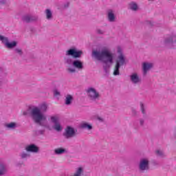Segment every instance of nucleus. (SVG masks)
Segmentation results:
<instances>
[{
	"label": "nucleus",
	"instance_id": "nucleus-1",
	"mask_svg": "<svg viewBox=\"0 0 176 176\" xmlns=\"http://www.w3.org/2000/svg\"><path fill=\"white\" fill-rule=\"evenodd\" d=\"M66 56H66L64 58L65 64H67L69 67H73L67 69L68 74H76V69L82 71L85 68L82 60L78 59L83 56V51L78 50L76 47H72L66 51ZM72 58L75 60H72Z\"/></svg>",
	"mask_w": 176,
	"mask_h": 176
},
{
	"label": "nucleus",
	"instance_id": "nucleus-2",
	"mask_svg": "<svg viewBox=\"0 0 176 176\" xmlns=\"http://www.w3.org/2000/svg\"><path fill=\"white\" fill-rule=\"evenodd\" d=\"M92 57L98 61H102L104 65H103V69L107 74H109V68H111V65L113 63V54L107 48L102 49L101 50H94L92 51Z\"/></svg>",
	"mask_w": 176,
	"mask_h": 176
},
{
	"label": "nucleus",
	"instance_id": "nucleus-3",
	"mask_svg": "<svg viewBox=\"0 0 176 176\" xmlns=\"http://www.w3.org/2000/svg\"><path fill=\"white\" fill-rule=\"evenodd\" d=\"M46 111H47V104H46V103H43L40 104L39 107H33L30 115L34 123L39 124L41 127H45V129H49V130H50L49 125L43 123V122L46 120V116H45L43 113L46 112Z\"/></svg>",
	"mask_w": 176,
	"mask_h": 176
},
{
	"label": "nucleus",
	"instance_id": "nucleus-4",
	"mask_svg": "<svg viewBox=\"0 0 176 176\" xmlns=\"http://www.w3.org/2000/svg\"><path fill=\"white\" fill-rule=\"evenodd\" d=\"M78 135V129H75V128L67 126L65 129V133H63V136L65 140H71V138H74Z\"/></svg>",
	"mask_w": 176,
	"mask_h": 176
},
{
	"label": "nucleus",
	"instance_id": "nucleus-5",
	"mask_svg": "<svg viewBox=\"0 0 176 176\" xmlns=\"http://www.w3.org/2000/svg\"><path fill=\"white\" fill-rule=\"evenodd\" d=\"M86 93L87 96L91 100V101H97V100H100V93L97 91V90L93 87H89L86 90Z\"/></svg>",
	"mask_w": 176,
	"mask_h": 176
},
{
	"label": "nucleus",
	"instance_id": "nucleus-6",
	"mask_svg": "<svg viewBox=\"0 0 176 176\" xmlns=\"http://www.w3.org/2000/svg\"><path fill=\"white\" fill-rule=\"evenodd\" d=\"M0 41H1L2 43H4L6 47H7L8 49H14V47H16V46H17V41H14L12 42H9V38L2 35H0Z\"/></svg>",
	"mask_w": 176,
	"mask_h": 176
},
{
	"label": "nucleus",
	"instance_id": "nucleus-7",
	"mask_svg": "<svg viewBox=\"0 0 176 176\" xmlns=\"http://www.w3.org/2000/svg\"><path fill=\"white\" fill-rule=\"evenodd\" d=\"M50 119L52 123L54 124V125L52 126V129H54V130H55L58 133L63 131V126H61V124H60V121H58V118L56 116H52Z\"/></svg>",
	"mask_w": 176,
	"mask_h": 176
},
{
	"label": "nucleus",
	"instance_id": "nucleus-8",
	"mask_svg": "<svg viewBox=\"0 0 176 176\" xmlns=\"http://www.w3.org/2000/svg\"><path fill=\"white\" fill-rule=\"evenodd\" d=\"M176 44V36L174 35L169 36L164 40V45L166 47H173Z\"/></svg>",
	"mask_w": 176,
	"mask_h": 176
},
{
	"label": "nucleus",
	"instance_id": "nucleus-9",
	"mask_svg": "<svg viewBox=\"0 0 176 176\" xmlns=\"http://www.w3.org/2000/svg\"><path fill=\"white\" fill-rule=\"evenodd\" d=\"M139 170L142 173L148 171L149 170V160L145 158L142 159L139 164Z\"/></svg>",
	"mask_w": 176,
	"mask_h": 176
},
{
	"label": "nucleus",
	"instance_id": "nucleus-10",
	"mask_svg": "<svg viewBox=\"0 0 176 176\" xmlns=\"http://www.w3.org/2000/svg\"><path fill=\"white\" fill-rule=\"evenodd\" d=\"M26 152H30L31 153H38L39 148L35 144H31L25 147Z\"/></svg>",
	"mask_w": 176,
	"mask_h": 176
},
{
	"label": "nucleus",
	"instance_id": "nucleus-11",
	"mask_svg": "<svg viewBox=\"0 0 176 176\" xmlns=\"http://www.w3.org/2000/svg\"><path fill=\"white\" fill-rule=\"evenodd\" d=\"M37 20L38 16H34L32 15H25L22 16V21H24V23H27L28 24L32 23L33 21H36Z\"/></svg>",
	"mask_w": 176,
	"mask_h": 176
},
{
	"label": "nucleus",
	"instance_id": "nucleus-12",
	"mask_svg": "<svg viewBox=\"0 0 176 176\" xmlns=\"http://www.w3.org/2000/svg\"><path fill=\"white\" fill-rule=\"evenodd\" d=\"M107 19L109 23H115L116 21V16H115V12L112 10H107Z\"/></svg>",
	"mask_w": 176,
	"mask_h": 176
},
{
	"label": "nucleus",
	"instance_id": "nucleus-13",
	"mask_svg": "<svg viewBox=\"0 0 176 176\" xmlns=\"http://www.w3.org/2000/svg\"><path fill=\"white\" fill-rule=\"evenodd\" d=\"M131 82H132L134 85H137L138 83H141V78L137 73H133L130 76Z\"/></svg>",
	"mask_w": 176,
	"mask_h": 176
},
{
	"label": "nucleus",
	"instance_id": "nucleus-14",
	"mask_svg": "<svg viewBox=\"0 0 176 176\" xmlns=\"http://www.w3.org/2000/svg\"><path fill=\"white\" fill-rule=\"evenodd\" d=\"M151 68H153V63H144L143 66H142V69H143V75H146L148 74V72L149 69Z\"/></svg>",
	"mask_w": 176,
	"mask_h": 176
},
{
	"label": "nucleus",
	"instance_id": "nucleus-15",
	"mask_svg": "<svg viewBox=\"0 0 176 176\" xmlns=\"http://www.w3.org/2000/svg\"><path fill=\"white\" fill-rule=\"evenodd\" d=\"M124 64H126V58H124V55H119L116 60V65H120V67H122V65H124Z\"/></svg>",
	"mask_w": 176,
	"mask_h": 176
},
{
	"label": "nucleus",
	"instance_id": "nucleus-16",
	"mask_svg": "<svg viewBox=\"0 0 176 176\" xmlns=\"http://www.w3.org/2000/svg\"><path fill=\"white\" fill-rule=\"evenodd\" d=\"M80 129L89 131L93 130V125H91V124H89L87 122H85L80 125Z\"/></svg>",
	"mask_w": 176,
	"mask_h": 176
},
{
	"label": "nucleus",
	"instance_id": "nucleus-17",
	"mask_svg": "<svg viewBox=\"0 0 176 176\" xmlns=\"http://www.w3.org/2000/svg\"><path fill=\"white\" fill-rule=\"evenodd\" d=\"M129 9L132 12H137L139 9L138 4L134 1H131L129 3Z\"/></svg>",
	"mask_w": 176,
	"mask_h": 176
},
{
	"label": "nucleus",
	"instance_id": "nucleus-18",
	"mask_svg": "<svg viewBox=\"0 0 176 176\" xmlns=\"http://www.w3.org/2000/svg\"><path fill=\"white\" fill-rule=\"evenodd\" d=\"M72 101H74V96H72V95L67 94L65 99V104L71 105V104H72Z\"/></svg>",
	"mask_w": 176,
	"mask_h": 176
},
{
	"label": "nucleus",
	"instance_id": "nucleus-19",
	"mask_svg": "<svg viewBox=\"0 0 176 176\" xmlns=\"http://www.w3.org/2000/svg\"><path fill=\"white\" fill-rule=\"evenodd\" d=\"M8 173V168H6V166L3 163L0 162V175H5Z\"/></svg>",
	"mask_w": 176,
	"mask_h": 176
},
{
	"label": "nucleus",
	"instance_id": "nucleus-20",
	"mask_svg": "<svg viewBox=\"0 0 176 176\" xmlns=\"http://www.w3.org/2000/svg\"><path fill=\"white\" fill-rule=\"evenodd\" d=\"M84 174H85V170H83V168L78 167L77 168L73 176H83Z\"/></svg>",
	"mask_w": 176,
	"mask_h": 176
},
{
	"label": "nucleus",
	"instance_id": "nucleus-21",
	"mask_svg": "<svg viewBox=\"0 0 176 176\" xmlns=\"http://www.w3.org/2000/svg\"><path fill=\"white\" fill-rule=\"evenodd\" d=\"M45 16L47 20H52L53 19V12L50 9H46L45 11Z\"/></svg>",
	"mask_w": 176,
	"mask_h": 176
},
{
	"label": "nucleus",
	"instance_id": "nucleus-22",
	"mask_svg": "<svg viewBox=\"0 0 176 176\" xmlns=\"http://www.w3.org/2000/svg\"><path fill=\"white\" fill-rule=\"evenodd\" d=\"M55 155H63V153H67V150L64 148H58L54 150Z\"/></svg>",
	"mask_w": 176,
	"mask_h": 176
},
{
	"label": "nucleus",
	"instance_id": "nucleus-23",
	"mask_svg": "<svg viewBox=\"0 0 176 176\" xmlns=\"http://www.w3.org/2000/svg\"><path fill=\"white\" fill-rule=\"evenodd\" d=\"M19 156L22 160H27V159L31 157V155L28 153H25V151L21 153Z\"/></svg>",
	"mask_w": 176,
	"mask_h": 176
},
{
	"label": "nucleus",
	"instance_id": "nucleus-24",
	"mask_svg": "<svg viewBox=\"0 0 176 176\" xmlns=\"http://www.w3.org/2000/svg\"><path fill=\"white\" fill-rule=\"evenodd\" d=\"M6 127H7V129H9L10 130H14V129H16V127H17V124L16 122H10L6 124Z\"/></svg>",
	"mask_w": 176,
	"mask_h": 176
},
{
	"label": "nucleus",
	"instance_id": "nucleus-25",
	"mask_svg": "<svg viewBox=\"0 0 176 176\" xmlns=\"http://www.w3.org/2000/svg\"><path fill=\"white\" fill-rule=\"evenodd\" d=\"M120 66L119 65H116L115 66V69L113 73V75H114V76H118V75H120Z\"/></svg>",
	"mask_w": 176,
	"mask_h": 176
},
{
	"label": "nucleus",
	"instance_id": "nucleus-26",
	"mask_svg": "<svg viewBox=\"0 0 176 176\" xmlns=\"http://www.w3.org/2000/svg\"><path fill=\"white\" fill-rule=\"evenodd\" d=\"M140 110L142 113L144 115L143 117L145 118L146 116V112L145 111V106L142 102H140Z\"/></svg>",
	"mask_w": 176,
	"mask_h": 176
},
{
	"label": "nucleus",
	"instance_id": "nucleus-27",
	"mask_svg": "<svg viewBox=\"0 0 176 176\" xmlns=\"http://www.w3.org/2000/svg\"><path fill=\"white\" fill-rule=\"evenodd\" d=\"M31 111H32V108L31 107H29L27 111H23V116H31Z\"/></svg>",
	"mask_w": 176,
	"mask_h": 176
},
{
	"label": "nucleus",
	"instance_id": "nucleus-28",
	"mask_svg": "<svg viewBox=\"0 0 176 176\" xmlns=\"http://www.w3.org/2000/svg\"><path fill=\"white\" fill-rule=\"evenodd\" d=\"M155 155L157 156H158L159 157H164V153H163V151H160V150H157L155 151Z\"/></svg>",
	"mask_w": 176,
	"mask_h": 176
},
{
	"label": "nucleus",
	"instance_id": "nucleus-29",
	"mask_svg": "<svg viewBox=\"0 0 176 176\" xmlns=\"http://www.w3.org/2000/svg\"><path fill=\"white\" fill-rule=\"evenodd\" d=\"M14 51L15 52V53L19 54V56H23V50H21V49H20V48H15L14 50Z\"/></svg>",
	"mask_w": 176,
	"mask_h": 176
},
{
	"label": "nucleus",
	"instance_id": "nucleus-30",
	"mask_svg": "<svg viewBox=\"0 0 176 176\" xmlns=\"http://www.w3.org/2000/svg\"><path fill=\"white\" fill-rule=\"evenodd\" d=\"M35 133L37 135H43L45 134V129L36 131Z\"/></svg>",
	"mask_w": 176,
	"mask_h": 176
},
{
	"label": "nucleus",
	"instance_id": "nucleus-31",
	"mask_svg": "<svg viewBox=\"0 0 176 176\" xmlns=\"http://www.w3.org/2000/svg\"><path fill=\"white\" fill-rule=\"evenodd\" d=\"M23 165H24V162L23 161H21L16 164V167H21Z\"/></svg>",
	"mask_w": 176,
	"mask_h": 176
},
{
	"label": "nucleus",
	"instance_id": "nucleus-32",
	"mask_svg": "<svg viewBox=\"0 0 176 176\" xmlns=\"http://www.w3.org/2000/svg\"><path fill=\"white\" fill-rule=\"evenodd\" d=\"M96 33L98 34L99 35H102L104 34V31L101 30V29H97Z\"/></svg>",
	"mask_w": 176,
	"mask_h": 176
},
{
	"label": "nucleus",
	"instance_id": "nucleus-33",
	"mask_svg": "<svg viewBox=\"0 0 176 176\" xmlns=\"http://www.w3.org/2000/svg\"><path fill=\"white\" fill-rule=\"evenodd\" d=\"M69 5H70V3L67 2L66 3L64 4V8L65 9H68V8H69Z\"/></svg>",
	"mask_w": 176,
	"mask_h": 176
},
{
	"label": "nucleus",
	"instance_id": "nucleus-34",
	"mask_svg": "<svg viewBox=\"0 0 176 176\" xmlns=\"http://www.w3.org/2000/svg\"><path fill=\"white\" fill-rule=\"evenodd\" d=\"M145 123V120H144V119L140 118V126H144V124Z\"/></svg>",
	"mask_w": 176,
	"mask_h": 176
},
{
	"label": "nucleus",
	"instance_id": "nucleus-35",
	"mask_svg": "<svg viewBox=\"0 0 176 176\" xmlns=\"http://www.w3.org/2000/svg\"><path fill=\"white\" fill-rule=\"evenodd\" d=\"M118 53L119 54V56H120V54H123V52L122 51V48H120V47L118 48Z\"/></svg>",
	"mask_w": 176,
	"mask_h": 176
},
{
	"label": "nucleus",
	"instance_id": "nucleus-36",
	"mask_svg": "<svg viewBox=\"0 0 176 176\" xmlns=\"http://www.w3.org/2000/svg\"><path fill=\"white\" fill-rule=\"evenodd\" d=\"M54 96H60V92L58 91L57 89H55V90L54 91Z\"/></svg>",
	"mask_w": 176,
	"mask_h": 176
},
{
	"label": "nucleus",
	"instance_id": "nucleus-37",
	"mask_svg": "<svg viewBox=\"0 0 176 176\" xmlns=\"http://www.w3.org/2000/svg\"><path fill=\"white\" fill-rule=\"evenodd\" d=\"M131 111H132L133 115L135 116V115H137V111L135 110V109L132 108Z\"/></svg>",
	"mask_w": 176,
	"mask_h": 176
},
{
	"label": "nucleus",
	"instance_id": "nucleus-38",
	"mask_svg": "<svg viewBox=\"0 0 176 176\" xmlns=\"http://www.w3.org/2000/svg\"><path fill=\"white\" fill-rule=\"evenodd\" d=\"M6 0H0V5H6Z\"/></svg>",
	"mask_w": 176,
	"mask_h": 176
},
{
	"label": "nucleus",
	"instance_id": "nucleus-39",
	"mask_svg": "<svg viewBox=\"0 0 176 176\" xmlns=\"http://www.w3.org/2000/svg\"><path fill=\"white\" fill-rule=\"evenodd\" d=\"M97 119L99 122H104V118H101V117H97Z\"/></svg>",
	"mask_w": 176,
	"mask_h": 176
},
{
	"label": "nucleus",
	"instance_id": "nucleus-40",
	"mask_svg": "<svg viewBox=\"0 0 176 176\" xmlns=\"http://www.w3.org/2000/svg\"><path fill=\"white\" fill-rule=\"evenodd\" d=\"M148 24H149V25H151V27L153 25V23L151 21H148Z\"/></svg>",
	"mask_w": 176,
	"mask_h": 176
}]
</instances>
